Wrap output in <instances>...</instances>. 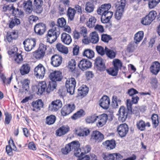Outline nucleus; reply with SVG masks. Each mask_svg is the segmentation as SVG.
I'll return each instance as SVG.
<instances>
[{
    "mask_svg": "<svg viewBox=\"0 0 160 160\" xmlns=\"http://www.w3.org/2000/svg\"><path fill=\"white\" fill-rule=\"evenodd\" d=\"M152 22V21L147 16L144 18H142L141 22L142 24L145 25L150 24Z\"/></svg>",
    "mask_w": 160,
    "mask_h": 160,
    "instance_id": "0e129e2a",
    "label": "nucleus"
},
{
    "mask_svg": "<svg viewBox=\"0 0 160 160\" xmlns=\"http://www.w3.org/2000/svg\"><path fill=\"white\" fill-rule=\"evenodd\" d=\"M70 128L68 126H63L59 128L56 131V135L59 136L65 135L69 131Z\"/></svg>",
    "mask_w": 160,
    "mask_h": 160,
    "instance_id": "cd10ccee",
    "label": "nucleus"
},
{
    "mask_svg": "<svg viewBox=\"0 0 160 160\" xmlns=\"http://www.w3.org/2000/svg\"><path fill=\"white\" fill-rule=\"evenodd\" d=\"M19 19L16 17L12 18L9 21V27L10 28H12L15 26L20 24Z\"/></svg>",
    "mask_w": 160,
    "mask_h": 160,
    "instance_id": "c9c22d12",
    "label": "nucleus"
},
{
    "mask_svg": "<svg viewBox=\"0 0 160 160\" xmlns=\"http://www.w3.org/2000/svg\"><path fill=\"white\" fill-rule=\"evenodd\" d=\"M80 33L83 35V37H86L88 33L86 28L84 27H81L80 28Z\"/></svg>",
    "mask_w": 160,
    "mask_h": 160,
    "instance_id": "774afa93",
    "label": "nucleus"
},
{
    "mask_svg": "<svg viewBox=\"0 0 160 160\" xmlns=\"http://www.w3.org/2000/svg\"><path fill=\"white\" fill-rule=\"evenodd\" d=\"M92 139L98 143L102 142L104 139V135L100 132L95 131L92 132L91 135Z\"/></svg>",
    "mask_w": 160,
    "mask_h": 160,
    "instance_id": "f3484780",
    "label": "nucleus"
},
{
    "mask_svg": "<svg viewBox=\"0 0 160 160\" xmlns=\"http://www.w3.org/2000/svg\"><path fill=\"white\" fill-rule=\"evenodd\" d=\"M105 53L108 57L111 59H113L115 57L116 52L115 51L105 47Z\"/></svg>",
    "mask_w": 160,
    "mask_h": 160,
    "instance_id": "79ce46f5",
    "label": "nucleus"
},
{
    "mask_svg": "<svg viewBox=\"0 0 160 160\" xmlns=\"http://www.w3.org/2000/svg\"><path fill=\"white\" fill-rule=\"evenodd\" d=\"M60 33V28L55 26L48 31L47 41L50 43H53L57 40Z\"/></svg>",
    "mask_w": 160,
    "mask_h": 160,
    "instance_id": "f03ea898",
    "label": "nucleus"
},
{
    "mask_svg": "<svg viewBox=\"0 0 160 160\" xmlns=\"http://www.w3.org/2000/svg\"><path fill=\"white\" fill-rule=\"evenodd\" d=\"M73 142H74V143H77V142H78V143L79 145V147H77V148H73L72 149V150H74L75 155L76 156L78 157V158L81 157L82 155L84 153V152L79 148L80 144L78 141H74Z\"/></svg>",
    "mask_w": 160,
    "mask_h": 160,
    "instance_id": "ea45409f",
    "label": "nucleus"
},
{
    "mask_svg": "<svg viewBox=\"0 0 160 160\" xmlns=\"http://www.w3.org/2000/svg\"><path fill=\"white\" fill-rule=\"evenodd\" d=\"M126 4L125 0H120L115 4V7L117 8L115 16L116 19L117 20L120 19L122 16Z\"/></svg>",
    "mask_w": 160,
    "mask_h": 160,
    "instance_id": "7ed1b4c3",
    "label": "nucleus"
},
{
    "mask_svg": "<svg viewBox=\"0 0 160 160\" xmlns=\"http://www.w3.org/2000/svg\"><path fill=\"white\" fill-rule=\"evenodd\" d=\"M75 106L73 103L68 104L64 106L61 110V113L63 116H66L72 112L75 109Z\"/></svg>",
    "mask_w": 160,
    "mask_h": 160,
    "instance_id": "9d476101",
    "label": "nucleus"
},
{
    "mask_svg": "<svg viewBox=\"0 0 160 160\" xmlns=\"http://www.w3.org/2000/svg\"><path fill=\"white\" fill-rule=\"evenodd\" d=\"M56 82L52 81L50 82L47 87L46 92L48 93H50L56 88Z\"/></svg>",
    "mask_w": 160,
    "mask_h": 160,
    "instance_id": "c03bdc74",
    "label": "nucleus"
},
{
    "mask_svg": "<svg viewBox=\"0 0 160 160\" xmlns=\"http://www.w3.org/2000/svg\"><path fill=\"white\" fill-rule=\"evenodd\" d=\"M24 9L26 12L29 13H31L32 11V1L30 0L24 1L23 3Z\"/></svg>",
    "mask_w": 160,
    "mask_h": 160,
    "instance_id": "bb28decb",
    "label": "nucleus"
},
{
    "mask_svg": "<svg viewBox=\"0 0 160 160\" xmlns=\"http://www.w3.org/2000/svg\"><path fill=\"white\" fill-rule=\"evenodd\" d=\"M92 63L89 61L83 59L79 62L78 65L81 70L84 71L90 68L92 66Z\"/></svg>",
    "mask_w": 160,
    "mask_h": 160,
    "instance_id": "ddd939ff",
    "label": "nucleus"
},
{
    "mask_svg": "<svg viewBox=\"0 0 160 160\" xmlns=\"http://www.w3.org/2000/svg\"><path fill=\"white\" fill-rule=\"evenodd\" d=\"M30 82V81L28 79H25L21 81L23 90H25L27 91H28L29 90V85Z\"/></svg>",
    "mask_w": 160,
    "mask_h": 160,
    "instance_id": "09e8293b",
    "label": "nucleus"
},
{
    "mask_svg": "<svg viewBox=\"0 0 160 160\" xmlns=\"http://www.w3.org/2000/svg\"><path fill=\"white\" fill-rule=\"evenodd\" d=\"M56 120V117L54 115H52L46 118V122L48 125H51L55 122Z\"/></svg>",
    "mask_w": 160,
    "mask_h": 160,
    "instance_id": "603ef678",
    "label": "nucleus"
},
{
    "mask_svg": "<svg viewBox=\"0 0 160 160\" xmlns=\"http://www.w3.org/2000/svg\"><path fill=\"white\" fill-rule=\"evenodd\" d=\"M43 3L42 0H34V4L35 7V11L37 13L40 14L42 12Z\"/></svg>",
    "mask_w": 160,
    "mask_h": 160,
    "instance_id": "393cba45",
    "label": "nucleus"
},
{
    "mask_svg": "<svg viewBox=\"0 0 160 160\" xmlns=\"http://www.w3.org/2000/svg\"><path fill=\"white\" fill-rule=\"evenodd\" d=\"M51 60V64L54 67H58L62 63V58L61 56L55 55L52 57Z\"/></svg>",
    "mask_w": 160,
    "mask_h": 160,
    "instance_id": "4be33fe9",
    "label": "nucleus"
},
{
    "mask_svg": "<svg viewBox=\"0 0 160 160\" xmlns=\"http://www.w3.org/2000/svg\"><path fill=\"white\" fill-rule=\"evenodd\" d=\"M97 118L98 120V125L99 127H102L105 124L108 118V116L107 114H103L97 116Z\"/></svg>",
    "mask_w": 160,
    "mask_h": 160,
    "instance_id": "b1692460",
    "label": "nucleus"
},
{
    "mask_svg": "<svg viewBox=\"0 0 160 160\" xmlns=\"http://www.w3.org/2000/svg\"><path fill=\"white\" fill-rule=\"evenodd\" d=\"M151 119L152 124L156 127L158 126L159 123L158 115L156 114H153Z\"/></svg>",
    "mask_w": 160,
    "mask_h": 160,
    "instance_id": "bf43d9fd",
    "label": "nucleus"
},
{
    "mask_svg": "<svg viewBox=\"0 0 160 160\" xmlns=\"http://www.w3.org/2000/svg\"><path fill=\"white\" fill-rule=\"evenodd\" d=\"M76 83L75 79L73 78H68L66 82L65 86L67 91L71 95L74 93Z\"/></svg>",
    "mask_w": 160,
    "mask_h": 160,
    "instance_id": "20e7f679",
    "label": "nucleus"
},
{
    "mask_svg": "<svg viewBox=\"0 0 160 160\" xmlns=\"http://www.w3.org/2000/svg\"><path fill=\"white\" fill-rule=\"evenodd\" d=\"M18 49L16 46H14L11 50L8 51L9 55H14V59L15 61L18 63L21 62L23 61V58L22 55L20 54L17 53Z\"/></svg>",
    "mask_w": 160,
    "mask_h": 160,
    "instance_id": "0eeeda50",
    "label": "nucleus"
},
{
    "mask_svg": "<svg viewBox=\"0 0 160 160\" xmlns=\"http://www.w3.org/2000/svg\"><path fill=\"white\" fill-rule=\"evenodd\" d=\"M137 44L135 42L130 43L127 46V51L129 52H133L137 47Z\"/></svg>",
    "mask_w": 160,
    "mask_h": 160,
    "instance_id": "3c124183",
    "label": "nucleus"
},
{
    "mask_svg": "<svg viewBox=\"0 0 160 160\" xmlns=\"http://www.w3.org/2000/svg\"><path fill=\"white\" fill-rule=\"evenodd\" d=\"M117 129L118 134L122 138L125 137L128 131V126L125 123L119 125Z\"/></svg>",
    "mask_w": 160,
    "mask_h": 160,
    "instance_id": "1a4fd4ad",
    "label": "nucleus"
},
{
    "mask_svg": "<svg viewBox=\"0 0 160 160\" xmlns=\"http://www.w3.org/2000/svg\"><path fill=\"white\" fill-rule=\"evenodd\" d=\"M107 73L109 75L115 76L117 75L118 70L114 67L106 69Z\"/></svg>",
    "mask_w": 160,
    "mask_h": 160,
    "instance_id": "864d4df0",
    "label": "nucleus"
},
{
    "mask_svg": "<svg viewBox=\"0 0 160 160\" xmlns=\"http://www.w3.org/2000/svg\"><path fill=\"white\" fill-rule=\"evenodd\" d=\"M97 21V20L95 17L91 16L87 22L86 25L89 28H93L95 27Z\"/></svg>",
    "mask_w": 160,
    "mask_h": 160,
    "instance_id": "58836bf2",
    "label": "nucleus"
},
{
    "mask_svg": "<svg viewBox=\"0 0 160 160\" xmlns=\"http://www.w3.org/2000/svg\"><path fill=\"white\" fill-rule=\"evenodd\" d=\"M5 123L7 124H8L10 122L12 119V116L11 114L7 112L5 113Z\"/></svg>",
    "mask_w": 160,
    "mask_h": 160,
    "instance_id": "e2e57ef3",
    "label": "nucleus"
},
{
    "mask_svg": "<svg viewBox=\"0 0 160 160\" xmlns=\"http://www.w3.org/2000/svg\"><path fill=\"white\" fill-rule=\"evenodd\" d=\"M76 13L75 10L71 7H69L67 11V16L68 19L70 21H72L74 18Z\"/></svg>",
    "mask_w": 160,
    "mask_h": 160,
    "instance_id": "4c0bfd02",
    "label": "nucleus"
},
{
    "mask_svg": "<svg viewBox=\"0 0 160 160\" xmlns=\"http://www.w3.org/2000/svg\"><path fill=\"white\" fill-rule=\"evenodd\" d=\"M121 100L117 96L114 95L112 97V106L114 108H116L121 102Z\"/></svg>",
    "mask_w": 160,
    "mask_h": 160,
    "instance_id": "49530a36",
    "label": "nucleus"
},
{
    "mask_svg": "<svg viewBox=\"0 0 160 160\" xmlns=\"http://www.w3.org/2000/svg\"><path fill=\"white\" fill-rule=\"evenodd\" d=\"M112 39L110 35L105 34H103L101 36V40L105 42H108L109 41Z\"/></svg>",
    "mask_w": 160,
    "mask_h": 160,
    "instance_id": "680f3d73",
    "label": "nucleus"
},
{
    "mask_svg": "<svg viewBox=\"0 0 160 160\" xmlns=\"http://www.w3.org/2000/svg\"><path fill=\"white\" fill-rule=\"evenodd\" d=\"M49 77L52 81L56 82L57 81H61L62 78V76L60 71H54L51 73Z\"/></svg>",
    "mask_w": 160,
    "mask_h": 160,
    "instance_id": "f8f14e48",
    "label": "nucleus"
},
{
    "mask_svg": "<svg viewBox=\"0 0 160 160\" xmlns=\"http://www.w3.org/2000/svg\"><path fill=\"white\" fill-rule=\"evenodd\" d=\"M103 59L100 58H97L96 59V63L97 66V69L101 72L106 70L105 64L102 62Z\"/></svg>",
    "mask_w": 160,
    "mask_h": 160,
    "instance_id": "c85d7f7f",
    "label": "nucleus"
},
{
    "mask_svg": "<svg viewBox=\"0 0 160 160\" xmlns=\"http://www.w3.org/2000/svg\"><path fill=\"white\" fill-rule=\"evenodd\" d=\"M157 13L156 11H154L150 12L148 15H147L152 22L155 19Z\"/></svg>",
    "mask_w": 160,
    "mask_h": 160,
    "instance_id": "69168bd1",
    "label": "nucleus"
},
{
    "mask_svg": "<svg viewBox=\"0 0 160 160\" xmlns=\"http://www.w3.org/2000/svg\"><path fill=\"white\" fill-rule=\"evenodd\" d=\"M102 144L104 148L108 150L112 149L116 147L115 141L114 140H107L104 142Z\"/></svg>",
    "mask_w": 160,
    "mask_h": 160,
    "instance_id": "a878e982",
    "label": "nucleus"
},
{
    "mask_svg": "<svg viewBox=\"0 0 160 160\" xmlns=\"http://www.w3.org/2000/svg\"><path fill=\"white\" fill-rule=\"evenodd\" d=\"M144 36V32L142 31H140L136 33L135 35L134 39L136 43H138L142 39Z\"/></svg>",
    "mask_w": 160,
    "mask_h": 160,
    "instance_id": "e433bc0d",
    "label": "nucleus"
},
{
    "mask_svg": "<svg viewBox=\"0 0 160 160\" xmlns=\"http://www.w3.org/2000/svg\"><path fill=\"white\" fill-rule=\"evenodd\" d=\"M46 50V46L42 43L40 44L38 49L33 52V57L37 59H40L43 58Z\"/></svg>",
    "mask_w": 160,
    "mask_h": 160,
    "instance_id": "39448f33",
    "label": "nucleus"
},
{
    "mask_svg": "<svg viewBox=\"0 0 160 160\" xmlns=\"http://www.w3.org/2000/svg\"><path fill=\"white\" fill-rule=\"evenodd\" d=\"M62 106V103L60 100H57L52 101L49 107V109L52 111H56Z\"/></svg>",
    "mask_w": 160,
    "mask_h": 160,
    "instance_id": "a211bd4d",
    "label": "nucleus"
},
{
    "mask_svg": "<svg viewBox=\"0 0 160 160\" xmlns=\"http://www.w3.org/2000/svg\"><path fill=\"white\" fill-rule=\"evenodd\" d=\"M90 130L87 128H78L75 130V133L80 137H86L90 133Z\"/></svg>",
    "mask_w": 160,
    "mask_h": 160,
    "instance_id": "6ab92c4d",
    "label": "nucleus"
},
{
    "mask_svg": "<svg viewBox=\"0 0 160 160\" xmlns=\"http://www.w3.org/2000/svg\"><path fill=\"white\" fill-rule=\"evenodd\" d=\"M94 52L90 49H86L83 53V56L89 58H92L94 56Z\"/></svg>",
    "mask_w": 160,
    "mask_h": 160,
    "instance_id": "de8ad7c7",
    "label": "nucleus"
},
{
    "mask_svg": "<svg viewBox=\"0 0 160 160\" xmlns=\"http://www.w3.org/2000/svg\"><path fill=\"white\" fill-rule=\"evenodd\" d=\"M97 120V116L95 115L88 117L86 119L87 123H90L94 122Z\"/></svg>",
    "mask_w": 160,
    "mask_h": 160,
    "instance_id": "052dcab7",
    "label": "nucleus"
},
{
    "mask_svg": "<svg viewBox=\"0 0 160 160\" xmlns=\"http://www.w3.org/2000/svg\"><path fill=\"white\" fill-rule=\"evenodd\" d=\"M30 71V67L28 63L23 64L19 69L20 73L22 75L28 74Z\"/></svg>",
    "mask_w": 160,
    "mask_h": 160,
    "instance_id": "2f4dec72",
    "label": "nucleus"
},
{
    "mask_svg": "<svg viewBox=\"0 0 160 160\" xmlns=\"http://www.w3.org/2000/svg\"><path fill=\"white\" fill-rule=\"evenodd\" d=\"M99 105L105 109H108L110 104L109 98L107 96H104L102 98L99 102Z\"/></svg>",
    "mask_w": 160,
    "mask_h": 160,
    "instance_id": "4468645a",
    "label": "nucleus"
},
{
    "mask_svg": "<svg viewBox=\"0 0 160 160\" xmlns=\"http://www.w3.org/2000/svg\"><path fill=\"white\" fill-rule=\"evenodd\" d=\"M61 40L64 44L69 45L72 42L71 36L65 32L62 33L61 35Z\"/></svg>",
    "mask_w": 160,
    "mask_h": 160,
    "instance_id": "5701e85b",
    "label": "nucleus"
},
{
    "mask_svg": "<svg viewBox=\"0 0 160 160\" xmlns=\"http://www.w3.org/2000/svg\"><path fill=\"white\" fill-rule=\"evenodd\" d=\"M17 37L18 33L15 31H13L7 33L6 39L8 42H10L12 41L13 40L16 39Z\"/></svg>",
    "mask_w": 160,
    "mask_h": 160,
    "instance_id": "72a5a7b5",
    "label": "nucleus"
},
{
    "mask_svg": "<svg viewBox=\"0 0 160 160\" xmlns=\"http://www.w3.org/2000/svg\"><path fill=\"white\" fill-rule=\"evenodd\" d=\"M47 87V84L45 81L40 82L37 86V88L38 90L37 93L38 94H42L46 90Z\"/></svg>",
    "mask_w": 160,
    "mask_h": 160,
    "instance_id": "473e14b6",
    "label": "nucleus"
},
{
    "mask_svg": "<svg viewBox=\"0 0 160 160\" xmlns=\"http://www.w3.org/2000/svg\"><path fill=\"white\" fill-rule=\"evenodd\" d=\"M132 104L130 100L128 99L127 100V108H126L123 106L120 107L118 111L119 113V120L120 121L122 122H124L127 118L128 114L132 113Z\"/></svg>",
    "mask_w": 160,
    "mask_h": 160,
    "instance_id": "f257e3e1",
    "label": "nucleus"
},
{
    "mask_svg": "<svg viewBox=\"0 0 160 160\" xmlns=\"http://www.w3.org/2000/svg\"><path fill=\"white\" fill-rule=\"evenodd\" d=\"M58 26L61 28L64 27L66 24L65 19L63 18H59L58 20Z\"/></svg>",
    "mask_w": 160,
    "mask_h": 160,
    "instance_id": "6e6d98bb",
    "label": "nucleus"
},
{
    "mask_svg": "<svg viewBox=\"0 0 160 160\" xmlns=\"http://www.w3.org/2000/svg\"><path fill=\"white\" fill-rule=\"evenodd\" d=\"M31 106L32 107L31 109L33 111L38 112L43 108V103L41 100L38 99L32 102Z\"/></svg>",
    "mask_w": 160,
    "mask_h": 160,
    "instance_id": "2eb2a0df",
    "label": "nucleus"
},
{
    "mask_svg": "<svg viewBox=\"0 0 160 160\" xmlns=\"http://www.w3.org/2000/svg\"><path fill=\"white\" fill-rule=\"evenodd\" d=\"M110 4H105L101 6L97 10V12L99 15H103L111 8Z\"/></svg>",
    "mask_w": 160,
    "mask_h": 160,
    "instance_id": "aec40b11",
    "label": "nucleus"
},
{
    "mask_svg": "<svg viewBox=\"0 0 160 160\" xmlns=\"http://www.w3.org/2000/svg\"><path fill=\"white\" fill-rule=\"evenodd\" d=\"M56 48L59 52L62 53L67 54L68 52V48L61 43L57 44L56 45Z\"/></svg>",
    "mask_w": 160,
    "mask_h": 160,
    "instance_id": "a19ab883",
    "label": "nucleus"
},
{
    "mask_svg": "<svg viewBox=\"0 0 160 160\" xmlns=\"http://www.w3.org/2000/svg\"><path fill=\"white\" fill-rule=\"evenodd\" d=\"M34 30L36 33L38 35H42L46 30V25L42 23H40L36 25Z\"/></svg>",
    "mask_w": 160,
    "mask_h": 160,
    "instance_id": "dca6fc26",
    "label": "nucleus"
},
{
    "mask_svg": "<svg viewBox=\"0 0 160 160\" xmlns=\"http://www.w3.org/2000/svg\"><path fill=\"white\" fill-rule=\"evenodd\" d=\"M114 153L112 154H103L102 157L104 160H114L115 156Z\"/></svg>",
    "mask_w": 160,
    "mask_h": 160,
    "instance_id": "13d9d810",
    "label": "nucleus"
},
{
    "mask_svg": "<svg viewBox=\"0 0 160 160\" xmlns=\"http://www.w3.org/2000/svg\"><path fill=\"white\" fill-rule=\"evenodd\" d=\"M0 78L2 80L3 83L4 84V85L10 84L12 79V76L9 78H6L5 75L1 73H0Z\"/></svg>",
    "mask_w": 160,
    "mask_h": 160,
    "instance_id": "8fccbe9b",
    "label": "nucleus"
},
{
    "mask_svg": "<svg viewBox=\"0 0 160 160\" xmlns=\"http://www.w3.org/2000/svg\"><path fill=\"white\" fill-rule=\"evenodd\" d=\"M25 50L27 52L30 51L35 47L36 41L35 38L26 39L23 42Z\"/></svg>",
    "mask_w": 160,
    "mask_h": 160,
    "instance_id": "423d86ee",
    "label": "nucleus"
},
{
    "mask_svg": "<svg viewBox=\"0 0 160 160\" xmlns=\"http://www.w3.org/2000/svg\"><path fill=\"white\" fill-rule=\"evenodd\" d=\"M34 72L37 78L42 79L45 73V68L42 64H39L35 68Z\"/></svg>",
    "mask_w": 160,
    "mask_h": 160,
    "instance_id": "6e6552de",
    "label": "nucleus"
},
{
    "mask_svg": "<svg viewBox=\"0 0 160 160\" xmlns=\"http://www.w3.org/2000/svg\"><path fill=\"white\" fill-rule=\"evenodd\" d=\"M68 67L71 69L72 71L74 70L76 68V63L75 60L74 59H71L68 62Z\"/></svg>",
    "mask_w": 160,
    "mask_h": 160,
    "instance_id": "4d7b16f0",
    "label": "nucleus"
},
{
    "mask_svg": "<svg viewBox=\"0 0 160 160\" xmlns=\"http://www.w3.org/2000/svg\"><path fill=\"white\" fill-rule=\"evenodd\" d=\"M94 9V6L92 3L90 2L86 3L85 9L87 12L90 13L92 12Z\"/></svg>",
    "mask_w": 160,
    "mask_h": 160,
    "instance_id": "a18cd8bd",
    "label": "nucleus"
},
{
    "mask_svg": "<svg viewBox=\"0 0 160 160\" xmlns=\"http://www.w3.org/2000/svg\"><path fill=\"white\" fill-rule=\"evenodd\" d=\"M150 70L153 74L157 75L160 71V63L158 61L154 62L150 66Z\"/></svg>",
    "mask_w": 160,
    "mask_h": 160,
    "instance_id": "412c9836",
    "label": "nucleus"
},
{
    "mask_svg": "<svg viewBox=\"0 0 160 160\" xmlns=\"http://www.w3.org/2000/svg\"><path fill=\"white\" fill-rule=\"evenodd\" d=\"M78 90V96L84 97L88 93L89 88L85 85H83L80 87Z\"/></svg>",
    "mask_w": 160,
    "mask_h": 160,
    "instance_id": "f704fd0d",
    "label": "nucleus"
},
{
    "mask_svg": "<svg viewBox=\"0 0 160 160\" xmlns=\"http://www.w3.org/2000/svg\"><path fill=\"white\" fill-rule=\"evenodd\" d=\"M136 126L138 129L141 131H143L145 129L146 126L149 127L151 125L149 122H148L146 123L143 120H141L137 122Z\"/></svg>",
    "mask_w": 160,
    "mask_h": 160,
    "instance_id": "7c9ffc66",
    "label": "nucleus"
},
{
    "mask_svg": "<svg viewBox=\"0 0 160 160\" xmlns=\"http://www.w3.org/2000/svg\"><path fill=\"white\" fill-rule=\"evenodd\" d=\"M78 147V142L77 143H75L73 141L66 145L64 148H62L61 152L62 154L66 155L72 150V148H77Z\"/></svg>",
    "mask_w": 160,
    "mask_h": 160,
    "instance_id": "9b49d317",
    "label": "nucleus"
},
{
    "mask_svg": "<svg viewBox=\"0 0 160 160\" xmlns=\"http://www.w3.org/2000/svg\"><path fill=\"white\" fill-rule=\"evenodd\" d=\"M91 36L90 42L93 43H96L99 41V37L98 34L96 32H92L90 34Z\"/></svg>",
    "mask_w": 160,
    "mask_h": 160,
    "instance_id": "37998d69",
    "label": "nucleus"
},
{
    "mask_svg": "<svg viewBox=\"0 0 160 160\" xmlns=\"http://www.w3.org/2000/svg\"><path fill=\"white\" fill-rule=\"evenodd\" d=\"M96 50L97 52L101 55H104L105 52L103 48L101 46H97L96 47Z\"/></svg>",
    "mask_w": 160,
    "mask_h": 160,
    "instance_id": "338daca9",
    "label": "nucleus"
},
{
    "mask_svg": "<svg viewBox=\"0 0 160 160\" xmlns=\"http://www.w3.org/2000/svg\"><path fill=\"white\" fill-rule=\"evenodd\" d=\"M113 14V13L111 11H107L105 13L102 15L101 18L102 22L105 23L108 22Z\"/></svg>",
    "mask_w": 160,
    "mask_h": 160,
    "instance_id": "c756f323",
    "label": "nucleus"
},
{
    "mask_svg": "<svg viewBox=\"0 0 160 160\" xmlns=\"http://www.w3.org/2000/svg\"><path fill=\"white\" fill-rule=\"evenodd\" d=\"M114 68L117 69L118 70L119 69L121 68L122 67V63L118 59H115L113 60L112 62Z\"/></svg>",
    "mask_w": 160,
    "mask_h": 160,
    "instance_id": "5fc2aeb1",
    "label": "nucleus"
}]
</instances>
